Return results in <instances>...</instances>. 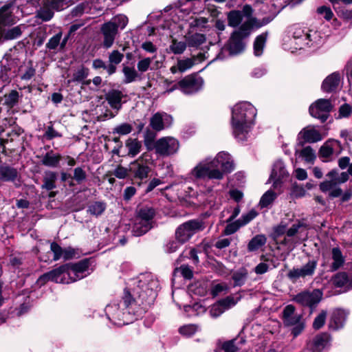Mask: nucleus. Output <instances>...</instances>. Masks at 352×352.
<instances>
[{
	"instance_id": "nucleus-44",
	"label": "nucleus",
	"mask_w": 352,
	"mask_h": 352,
	"mask_svg": "<svg viewBox=\"0 0 352 352\" xmlns=\"http://www.w3.org/2000/svg\"><path fill=\"white\" fill-rule=\"evenodd\" d=\"M266 38V34H262L256 38L254 43V53L255 56H259L263 54Z\"/></svg>"
},
{
	"instance_id": "nucleus-18",
	"label": "nucleus",
	"mask_w": 352,
	"mask_h": 352,
	"mask_svg": "<svg viewBox=\"0 0 352 352\" xmlns=\"http://www.w3.org/2000/svg\"><path fill=\"white\" fill-rule=\"evenodd\" d=\"M322 296V293L320 290L314 289L312 292H303L297 294L294 300L302 306L312 307L320 301Z\"/></svg>"
},
{
	"instance_id": "nucleus-10",
	"label": "nucleus",
	"mask_w": 352,
	"mask_h": 352,
	"mask_svg": "<svg viewBox=\"0 0 352 352\" xmlns=\"http://www.w3.org/2000/svg\"><path fill=\"white\" fill-rule=\"evenodd\" d=\"M179 148V141L173 137L161 138L155 142L154 149L155 153L163 157L175 154Z\"/></svg>"
},
{
	"instance_id": "nucleus-6",
	"label": "nucleus",
	"mask_w": 352,
	"mask_h": 352,
	"mask_svg": "<svg viewBox=\"0 0 352 352\" xmlns=\"http://www.w3.org/2000/svg\"><path fill=\"white\" fill-rule=\"evenodd\" d=\"M155 214L152 208H140L133 221L131 232L133 236H140L146 234L153 226V218Z\"/></svg>"
},
{
	"instance_id": "nucleus-14",
	"label": "nucleus",
	"mask_w": 352,
	"mask_h": 352,
	"mask_svg": "<svg viewBox=\"0 0 352 352\" xmlns=\"http://www.w3.org/2000/svg\"><path fill=\"white\" fill-rule=\"evenodd\" d=\"M332 108L333 105L330 100L318 99L309 107V113L311 116L324 122L328 118Z\"/></svg>"
},
{
	"instance_id": "nucleus-43",
	"label": "nucleus",
	"mask_w": 352,
	"mask_h": 352,
	"mask_svg": "<svg viewBox=\"0 0 352 352\" xmlns=\"http://www.w3.org/2000/svg\"><path fill=\"white\" fill-rule=\"evenodd\" d=\"M339 146L337 141H331L326 142L320 149V155L322 157H329L334 153L335 147Z\"/></svg>"
},
{
	"instance_id": "nucleus-1",
	"label": "nucleus",
	"mask_w": 352,
	"mask_h": 352,
	"mask_svg": "<svg viewBox=\"0 0 352 352\" xmlns=\"http://www.w3.org/2000/svg\"><path fill=\"white\" fill-rule=\"evenodd\" d=\"M158 287L157 280L151 273L142 274L131 280L122 300H114L105 307L107 318L118 326L132 322L153 302Z\"/></svg>"
},
{
	"instance_id": "nucleus-20",
	"label": "nucleus",
	"mask_w": 352,
	"mask_h": 352,
	"mask_svg": "<svg viewBox=\"0 0 352 352\" xmlns=\"http://www.w3.org/2000/svg\"><path fill=\"white\" fill-rule=\"evenodd\" d=\"M123 94L122 91L119 90L113 89L109 91L105 95V99L108 102V104L111 107L113 111H109L107 113V116L109 118L115 117L120 109L122 108V99Z\"/></svg>"
},
{
	"instance_id": "nucleus-51",
	"label": "nucleus",
	"mask_w": 352,
	"mask_h": 352,
	"mask_svg": "<svg viewBox=\"0 0 352 352\" xmlns=\"http://www.w3.org/2000/svg\"><path fill=\"white\" fill-rule=\"evenodd\" d=\"M4 97V104L11 108L18 102L19 92L16 90H12L8 94L5 95Z\"/></svg>"
},
{
	"instance_id": "nucleus-49",
	"label": "nucleus",
	"mask_w": 352,
	"mask_h": 352,
	"mask_svg": "<svg viewBox=\"0 0 352 352\" xmlns=\"http://www.w3.org/2000/svg\"><path fill=\"white\" fill-rule=\"evenodd\" d=\"M153 59L154 57H145L139 60L137 63L138 72L144 73L147 72L149 69Z\"/></svg>"
},
{
	"instance_id": "nucleus-21",
	"label": "nucleus",
	"mask_w": 352,
	"mask_h": 352,
	"mask_svg": "<svg viewBox=\"0 0 352 352\" xmlns=\"http://www.w3.org/2000/svg\"><path fill=\"white\" fill-rule=\"evenodd\" d=\"M231 126L234 137L239 140L242 134V104L237 102L231 109Z\"/></svg>"
},
{
	"instance_id": "nucleus-47",
	"label": "nucleus",
	"mask_w": 352,
	"mask_h": 352,
	"mask_svg": "<svg viewBox=\"0 0 352 352\" xmlns=\"http://www.w3.org/2000/svg\"><path fill=\"white\" fill-rule=\"evenodd\" d=\"M170 50L175 54H181L186 49V43L173 39L169 46Z\"/></svg>"
},
{
	"instance_id": "nucleus-30",
	"label": "nucleus",
	"mask_w": 352,
	"mask_h": 352,
	"mask_svg": "<svg viewBox=\"0 0 352 352\" xmlns=\"http://www.w3.org/2000/svg\"><path fill=\"white\" fill-rule=\"evenodd\" d=\"M347 315L348 312L344 309H336L332 314L329 327L333 329H338L342 327Z\"/></svg>"
},
{
	"instance_id": "nucleus-17",
	"label": "nucleus",
	"mask_w": 352,
	"mask_h": 352,
	"mask_svg": "<svg viewBox=\"0 0 352 352\" xmlns=\"http://www.w3.org/2000/svg\"><path fill=\"white\" fill-rule=\"evenodd\" d=\"M50 250L54 254V261H58L60 258L69 260L78 258L80 255L78 249L72 247L61 248L58 243L53 242L50 245Z\"/></svg>"
},
{
	"instance_id": "nucleus-52",
	"label": "nucleus",
	"mask_w": 352,
	"mask_h": 352,
	"mask_svg": "<svg viewBox=\"0 0 352 352\" xmlns=\"http://www.w3.org/2000/svg\"><path fill=\"white\" fill-rule=\"evenodd\" d=\"M276 195L272 190L267 191L261 198L260 205L262 208H265L271 204L275 199Z\"/></svg>"
},
{
	"instance_id": "nucleus-5",
	"label": "nucleus",
	"mask_w": 352,
	"mask_h": 352,
	"mask_svg": "<svg viewBox=\"0 0 352 352\" xmlns=\"http://www.w3.org/2000/svg\"><path fill=\"white\" fill-rule=\"evenodd\" d=\"M228 25L237 28L231 34L228 44V50L231 55H235L242 50V12L232 10L227 14Z\"/></svg>"
},
{
	"instance_id": "nucleus-48",
	"label": "nucleus",
	"mask_w": 352,
	"mask_h": 352,
	"mask_svg": "<svg viewBox=\"0 0 352 352\" xmlns=\"http://www.w3.org/2000/svg\"><path fill=\"white\" fill-rule=\"evenodd\" d=\"M199 330V327L196 324H188L181 327L179 332L185 337H190L193 336Z\"/></svg>"
},
{
	"instance_id": "nucleus-37",
	"label": "nucleus",
	"mask_w": 352,
	"mask_h": 352,
	"mask_svg": "<svg viewBox=\"0 0 352 352\" xmlns=\"http://www.w3.org/2000/svg\"><path fill=\"white\" fill-rule=\"evenodd\" d=\"M122 71L124 75L123 82L124 84L135 82L140 78L138 71L133 67L124 65Z\"/></svg>"
},
{
	"instance_id": "nucleus-15",
	"label": "nucleus",
	"mask_w": 352,
	"mask_h": 352,
	"mask_svg": "<svg viewBox=\"0 0 352 352\" xmlns=\"http://www.w3.org/2000/svg\"><path fill=\"white\" fill-rule=\"evenodd\" d=\"M318 263L316 260H309L300 267H294L287 273L289 279L296 280L298 278H310L314 276Z\"/></svg>"
},
{
	"instance_id": "nucleus-64",
	"label": "nucleus",
	"mask_w": 352,
	"mask_h": 352,
	"mask_svg": "<svg viewBox=\"0 0 352 352\" xmlns=\"http://www.w3.org/2000/svg\"><path fill=\"white\" fill-rule=\"evenodd\" d=\"M176 272L181 273L186 279H190L193 276L192 270L188 265H182L179 268L176 269Z\"/></svg>"
},
{
	"instance_id": "nucleus-3",
	"label": "nucleus",
	"mask_w": 352,
	"mask_h": 352,
	"mask_svg": "<svg viewBox=\"0 0 352 352\" xmlns=\"http://www.w3.org/2000/svg\"><path fill=\"white\" fill-rule=\"evenodd\" d=\"M21 3L14 7L12 4H6L0 9V25H10L16 23L23 15L28 14L30 12L20 8L25 3L28 6H41L37 11V16L43 21L50 20L54 10H60L65 5V0H20ZM2 30L0 28V43H2Z\"/></svg>"
},
{
	"instance_id": "nucleus-53",
	"label": "nucleus",
	"mask_w": 352,
	"mask_h": 352,
	"mask_svg": "<svg viewBox=\"0 0 352 352\" xmlns=\"http://www.w3.org/2000/svg\"><path fill=\"white\" fill-rule=\"evenodd\" d=\"M87 76V71L84 67L78 69L72 75V78L67 80V83L70 84L72 82H81Z\"/></svg>"
},
{
	"instance_id": "nucleus-42",
	"label": "nucleus",
	"mask_w": 352,
	"mask_h": 352,
	"mask_svg": "<svg viewBox=\"0 0 352 352\" xmlns=\"http://www.w3.org/2000/svg\"><path fill=\"white\" fill-rule=\"evenodd\" d=\"M12 24H10V25H12ZM7 25L1 24L0 28L2 30V40H13L17 38L21 34V29L20 26H16L11 29L8 30L5 33L3 32V26H6Z\"/></svg>"
},
{
	"instance_id": "nucleus-56",
	"label": "nucleus",
	"mask_w": 352,
	"mask_h": 352,
	"mask_svg": "<svg viewBox=\"0 0 352 352\" xmlns=\"http://www.w3.org/2000/svg\"><path fill=\"white\" fill-rule=\"evenodd\" d=\"M124 54L117 50H113L109 54V62L113 65L120 64L123 60Z\"/></svg>"
},
{
	"instance_id": "nucleus-23",
	"label": "nucleus",
	"mask_w": 352,
	"mask_h": 352,
	"mask_svg": "<svg viewBox=\"0 0 352 352\" xmlns=\"http://www.w3.org/2000/svg\"><path fill=\"white\" fill-rule=\"evenodd\" d=\"M201 60V54L197 56H193L192 58H179L177 59V64L173 65L170 68V71L173 74H177V72L184 73L191 69L195 64Z\"/></svg>"
},
{
	"instance_id": "nucleus-25",
	"label": "nucleus",
	"mask_w": 352,
	"mask_h": 352,
	"mask_svg": "<svg viewBox=\"0 0 352 352\" xmlns=\"http://www.w3.org/2000/svg\"><path fill=\"white\" fill-rule=\"evenodd\" d=\"M100 32L103 36L102 47L105 49L112 47L118 34L114 26L111 23L106 22L101 25Z\"/></svg>"
},
{
	"instance_id": "nucleus-28",
	"label": "nucleus",
	"mask_w": 352,
	"mask_h": 352,
	"mask_svg": "<svg viewBox=\"0 0 352 352\" xmlns=\"http://www.w3.org/2000/svg\"><path fill=\"white\" fill-rule=\"evenodd\" d=\"M256 109L250 102H243V131L254 124Z\"/></svg>"
},
{
	"instance_id": "nucleus-50",
	"label": "nucleus",
	"mask_w": 352,
	"mask_h": 352,
	"mask_svg": "<svg viewBox=\"0 0 352 352\" xmlns=\"http://www.w3.org/2000/svg\"><path fill=\"white\" fill-rule=\"evenodd\" d=\"M106 205L103 202L96 201L89 206L88 212L96 216L100 215L105 210Z\"/></svg>"
},
{
	"instance_id": "nucleus-59",
	"label": "nucleus",
	"mask_w": 352,
	"mask_h": 352,
	"mask_svg": "<svg viewBox=\"0 0 352 352\" xmlns=\"http://www.w3.org/2000/svg\"><path fill=\"white\" fill-rule=\"evenodd\" d=\"M62 37L61 32H59L52 36L46 44V47L49 50H55L58 46Z\"/></svg>"
},
{
	"instance_id": "nucleus-41",
	"label": "nucleus",
	"mask_w": 352,
	"mask_h": 352,
	"mask_svg": "<svg viewBox=\"0 0 352 352\" xmlns=\"http://www.w3.org/2000/svg\"><path fill=\"white\" fill-rule=\"evenodd\" d=\"M128 22L129 19L127 16L122 14H118L113 16L110 21H107V23H111L118 32L119 29H124Z\"/></svg>"
},
{
	"instance_id": "nucleus-8",
	"label": "nucleus",
	"mask_w": 352,
	"mask_h": 352,
	"mask_svg": "<svg viewBox=\"0 0 352 352\" xmlns=\"http://www.w3.org/2000/svg\"><path fill=\"white\" fill-rule=\"evenodd\" d=\"M154 162L152 154L145 152L130 164V170L134 177L140 180L148 177L151 172L150 166Z\"/></svg>"
},
{
	"instance_id": "nucleus-9",
	"label": "nucleus",
	"mask_w": 352,
	"mask_h": 352,
	"mask_svg": "<svg viewBox=\"0 0 352 352\" xmlns=\"http://www.w3.org/2000/svg\"><path fill=\"white\" fill-rule=\"evenodd\" d=\"M204 228L199 220H190L180 225L175 231V238L182 243L187 242L195 234Z\"/></svg>"
},
{
	"instance_id": "nucleus-54",
	"label": "nucleus",
	"mask_w": 352,
	"mask_h": 352,
	"mask_svg": "<svg viewBox=\"0 0 352 352\" xmlns=\"http://www.w3.org/2000/svg\"><path fill=\"white\" fill-rule=\"evenodd\" d=\"M300 155L307 162H313L316 159L314 151L310 146H306L301 150Z\"/></svg>"
},
{
	"instance_id": "nucleus-36",
	"label": "nucleus",
	"mask_w": 352,
	"mask_h": 352,
	"mask_svg": "<svg viewBox=\"0 0 352 352\" xmlns=\"http://www.w3.org/2000/svg\"><path fill=\"white\" fill-rule=\"evenodd\" d=\"M128 149V155L134 157L141 151L142 143L137 138H129L125 143Z\"/></svg>"
},
{
	"instance_id": "nucleus-29",
	"label": "nucleus",
	"mask_w": 352,
	"mask_h": 352,
	"mask_svg": "<svg viewBox=\"0 0 352 352\" xmlns=\"http://www.w3.org/2000/svg\"><path fill=\"white\" fill-rule=\"evenodd\" d=\"M16 168L9 165L0 166V181L4 182H14L19 178Z\"/></svg>"
},
{
	"instance_id": "nucleus-35",
	"label": "nucleus",
	"mask_w": 352,
	"mask_h": 352,
	"mask_svg": "<svg viewBox=\"0 0 352 352\" xmlns=\"http://www.w3.org/2000/svg\"><path fill=\"white\" fill-rule=\"evenodd\" d=\"M331 258L333 260L331 264V270L336 271L340 268L344 263V257L338 248H333L331 251Z\"/></svg>"
},
{
	"instance_id": "nucleus-16",
	"label": "nucleus",
	"mask_w": 352,
	"mask_h": 352,
	"mask_svg": "<svg viewBox=\"0 0 352 352\" xmlns=\"http://www.w3.org/2000/svg\"><path fill=\"white\" fill-rule=\"evenodd\" d=\"M67 265L70 283L80 280L89 274V261L87 258L74 264H67Z\"/></svg>"
},
{
	"instance_id": "nucleus-55",
	"label": "nucleus",
	"mask_w": 352,
	"mask_h": 352,
	"mask_svg": "<svg viewBox=\"0 0 352 352\" xmlns=\"http://www.w3.org/2000/svg\"><path fill=\"white\" fill-rule=\"evenodd\" d=\"M133 127L128 123H122L118 125L113 129V133H117L120 135H126L131 133Z\"/></svg>"
},
{
	"instance_id": "nucleus-39",
	"label": "nucleus",
	"mask_w": 352,
	"mask_h": 352,
	"mask_svg": "<svg viewBox=\"0 0 352 352\" xmlns=\"http://www.w3.org/2000/svg\"><path fill=\"white\" fill-rule=\"evenodd\" d=\"M330 340V336L328 333H322L315 337L313 340L314 352H320L323 349Z\"/></svg>"
},
{
	"instance_id": "nucleus-61",
	"label": "nucleus",
	"mask_w": 352,
	"mask_h": 352,
	"mask_svg": "<svg viewBox=\"0 0 352 352\" xmlns=\"http://www.w3.org/2000/svg\"><path fill=\"white\" fill-rule=\"evenodd\" d=\"M182 244H184V243H182L175 238V240L170 241L166 244V250L168 253L175 252Z\"/></svg>"
},
{
	"instance_id": "nucleus-33",
	"label": "nucleus",
	"mask_w": 352,
	"mask_h": 352,
	"mask_svg": "<svg viewBox=\"0 0 352 352\" xmlns=\"http://www.w3.org/2000/svg\"><path fill=\"white\" fill-rule=\"evenodd\" d=\"M60 160V154L50 151L43 156L41 163L45 166L56 168L59 166Z\"/></svg>"
},
{
	"instance_id": "nucleus-32",
	"label": "nucleus",
	"mask_w": 352,
	"mask_h": 352,
	"mask_svg": "<svg viewBox=\"0 0 352 352\" xmlns=\"http://www.w3.org/2000/svg\"><path fill=\"white\" fill-rule=\"evenodd\" d=\"M340 81V74L338 73H333L324 79L322 85V89L326 92L333 91L338 87Z\"/></svg>"
},
{
	"instance_id": "nucleus-7",
	"label": "nucleus",
	"mask_w": 352,
	"mask_h": 352,
	"mask_svg": "<svg viewBox=\"0 0 352 352\" xmlns=\"http://www.w3.org/2000/svg\"><path fill=\"white\" fill-rule=\"evenodd\" d=\"M318 34L315 31L302 28L300 26L293 28L291 45L294 50H301L305 47H311L315 43Z\"/></svg>"
},
{
	"instance_id": "nucleus-40",
	"label": "nucleus",
	"mask_w": 352,
	"mask_h": 352,
	"mask_svg": "<svg viewBox=\"0 0 352 352\" xmlns=\"http://www.w3.org/2000/svg\"><path fill=\"white\" fill-rule=\"evenodd\" d=\"M57 179V173L54 171H46L43 178V184L42 188L47 190H53L56 188V181Z\"/></svg>"
},
{
	"instance_id": "nucleus-38",
	"label": "nucleus",
	"mask_w": 352,
	"mask_h": 352,
	"mask_svg": "<svg viewBox=\"0 0 352 352\" xmlns=\"http://www.w3.org/2000/svg\"><path fill=\"white\" fill-rule=\"evenodd\" d=\"M327 177L331 180L335 187L337 185L346 182L349 179L347 173L342 172L339 174L336 170L329 171L327 173Z\"/></svg>"
},
{
	"instance_id": "nucleus-57",
	"label": "nucleus",
	"mask_w": 352,
	"mask_h": 352,
	"mask_svg": "<svg viewBox=\"0 0 352 352\" xmlns=\"http://www.w3.org/2000/svg\"><path fill=\"white\" fill-rule=\"evenodd\" d=\"M228 289V285L224 283H215L211 288V294L213 296L226 293Z\"/></svg>"
},
{
	"instance_id": "nucleus-63",
	"label": "nucleus",
	"mask_w": 352,
	"mask_h": 352,
	"mask_svg": "<svg viewBox=\"0 0 352 352\" xmlns=\"http://www.w3.org/2000/svg\"><path fill=\"white\" fill-rule=\"evenodd\" d=\"M74 179L78 182L81 183L86 179V173L82 168H76L74 170Z\"/></svg>"
},
{
	"instance_id": "nucleus-58",
	"label": "nucleus",
	"mask_w": 352,
	"mask_h": 352,
	"mask_svg": "<svg viewBox=\"0 0 352 352\" xmlns=\"http://www.w3.org/2000/svg\"><path fill=\"white\" fill-rule=\"evenodd\" d=\"M327 311H322L315 318L313 322V327L315 329H320L325 323Z\"/></svg>"
},
{
	"instance_id": "nucleus-4",
	"label": "nucleus",
	"mask_w": 352,
	"mask_h": 352,
	"mask_svg": "<svg viewBox=\"0 0 352 352\" xmlns=\"http://www.w3.org/2000/svg\"><path fill=\"white\" fill-rule=\"evenodd\" d=\"M235 169L232 157L227 152H219L215 157L201 160L190 171V175L195 179H208L221 180L227 173Z\"/></svg>"
},
{
	"instance_id": "nucleus-22",
	"label": "nucleus",
	"mask_w": 352,
	"mask_h": 352,
	"mask_svg": "<svg viewBox=\"0 0 352 352\" xmlns=\"http://www.w3.org/2000/svg\"><path fill=\"white\" fill-rule=\"evenodd\" d=\"M172 122L171 116L165 112H157L151 118L150 125L155 131H160L169 127Z\"/></svg>"
},
{
	"instance_id": "nucleus-2",
	"label": "nucleus",
	"mask_w": 352,
	"mask_h": 352,
	"mask_svg": "<svg viewBox=\"0 0 352 352\" xmlns=\"http://www.w3.org/2000/svg\"><path fill=\"white\" fill-rule=\"evenodd\" d=\"M200 0H177L164 8L160 20V27L168 31L167 35L179 34L187 21L191 28H204L208 22L205 17H192L190 14L201 12Z\"/></svg>"
},
{
	"instance_id": "nucleus-31",
	"label": "nucleus",
	"mask_w": 352,
	"mask_h": 352,
	"mask_svg": "<svg viewBox=\"0 0 352 352\" xmlns=\"http://www.w3.org/2000/svg\"><path fill=\"white\" fill-rule=\"evenodd\" d=\"M331 283L334 287L342 288L344 291L352 288V282L349 280L345 272H339L331 278Z\"/></svg>"
},
{
	"instance_id": "nucleus-13",
	"label": "nucleus",
	"mask_w": 352,
	"mask_h": 352,
	"mask_svg": "<svg viewBox=\"0 0 352 352\" xmlns=\"http://www.w3.org/2000/svg\"><path fill=\"white\" fill-rule=\"evenodd\" d=\"M204 79L196 74L186 76L179 81V89L185 94H192L202 89Z\"/></svg>"
},
{
	"instance_id": "nucleus-19",
	"label": "nucleus",
	"mask_w": 352,
	"mask_h": 352,
	"mask_svg": "<svg viewBox=\"0 0 352 352\" xmlns=\"http://www.w3.org/2000/svg\"><path fill=\"white\" fill-rule=\"evenodd\" d=\"M240 300L239 297L228 296L217 302L213 304L210 308V315L212 318H217L221 316L226 310L234 307Z\"/></svg>"
},
{
	"instance_id": "nucleus-34",
	"label": "nucleus",
	"mask_w": 352,
	"mask_h": 352,
	"mask_svg": "<svg viewBox=\"0 0 352 352\" xmlns=\"http://www.w3.org/2000/svg\"><path fill=\"white\" fill-rule=\"evenodd\" d=\"M242 343L241 338H236L228 341L218 343L219 349L224 352H236L239 349V344Z\"/></svg>"
},
{
	"instance_id": "nucleus-60",
	"label": "nucleus",
	"mask_w": 352,
	"mask_h": 352,
	"mask_svg": "<svg viewBox=\"0 0 352 352\" xmlns=\"http://www.w3.org/2000/svg\"><path fill=\"white\" fill-rule=\"evenodd\" d=\"M319 14L322 15L326 20L329 21L333 16V13L331 8L327 6H321L317 9Z\"/></svg>"
},
{
	"instance_id": "nucleus-45",
	"label": "nucleus",
	"mask_w": 352,
	"mask_h": 352,
	"mask_svg": "<svg viewBox=\"0 0 352 352\" xmlns=\"http://www.w3.org/2000/svg\"><path fill=\"white\" fill-rule=\"evenodd\" d=\"M267 239L263 234L254 236L248 244V250L250 251H255L263 246L266 243Z\"/></svg>"
},
{
	"instance_id": "nucleus-24",
	"label": "nucleus",
	"mask_w": 352,
	"mask_h": 352,
	"mask_svg": "<svg viewBox=\"0 0 352 352\" xmlns=\"http://www.w3.org/2000/svg\"><path fill=\"white\" fill-rule=\"evenodd\" d=\"M243 37L249 35L250 31L259 28L262 23L251 16L252 10L249 6H243Z\"/></svg>"
},
{
	"instance_id": "nucleus-46",
	"label": "nucleus",
	"mask_w": 352,
	"mask_h": 352,
	"mask_svg": "<svg viewBox=\"0 0 352 352\" xmlns=\"http://www.w3.org/2000/svg\"><path fill=\"white\" fill-rule=\"evenodd\" d=\"M186 41L189 46L198 47L205 43L206 36L203 34L197 33L189 36Z\"/></svg>"
},
{
	"instance_id": "nucleus-27",
	"label": "nucleus",
	"mask_w": 352,
	"mask_h": 352,
	"mask_svg": "<svg viewBox=\"0 0 352 352\" xmlns=\"http://www.w3.org/2000/svg\"><path fill=\"white\" fill-rule=\"evenodd\" d=\"M298 138L306 142L314 143L322 140V135L314 126L309 125L300 131Z\"/></svg>"
},
{
	"instance_id": "nucleus-12",
	"label": "nucleus",
	"mask_w": 352,
	"mask_h": 352,
	"mask_svg": "<svg viewBox=\"0 0 352 352\" xmlns=\"http://www.w3.org/2000/svg\"><path fill=\"white\" fill-rule=\"evenodd\" d=\"M300 316L295 313V307L292 305H287L283 311V320L286 326H296L292 333L297 336L303 329L304 325L300 322Z\"/></svg>"
},
{
	"instance_id": "nucleus-26",
	"label": "nucleus",
	"mask_w": 352,
	"mask_h": 352,
	"mask_svg": "<svg viewBox=\"0 0 352 352\" xmlns=\"http://www.w3.org/2000/svg\"><path fill=\"white\" fill-rule=\"evenodd\" d=\"M287 175L288 173L285 169L284 163L281 160H277L273 165L270 181L273 182L274 188H277L281 180Z\"/></svg>"
},
{
	"instance_id": "nucleus-11",
	"label": "nucleus",
	"mask_w": 352,
	"mask_h": 352,
	"mask_svg": "<svg viewBox=\"0 0 352 352\" xmlns=\"http://www.w3.org/2000/svg\"><path fill=\"white\" fill-rule=\"evenodd\" d=\"M67 267L65 264L43 274L38 279V284L43 285L49 280L63 284L70 283Z\"/></svg>"
},
{
	"instance_id": "nucleus-62",
	"label": "nucleus",
	"mask_w": 352,
	"mask_h": 352,
	"mask_svg": "<svg viewBox=\"0 0 352 352\" xmlns=\"http://www.w3.org/2000/svg\"><path fill=\"white\" fill-rule=\"evenodd\" d=\"M141 48L146 52L153 54L157 50V47L151 41H146L141 44Z\"/></svg>"
}]
</instances>
